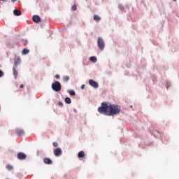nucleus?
Wrapping results in <instances>:
<instances>
[{
	"mask_svg": "<svg viewBox=\"0 0 179 179\" xmlns=\"http://www.w3.org/2000/svg\"><path fill=\"white\" fill-rule=\"evenodd\" d=\"M118 8L120 9V10H122V12L124 11V9H125V7H124L122 4H119Z\"/></svg>",
	"mask_w": 179,
	"mask_h": 179,
	"instance_id": "obj_22",
	"label": "nucleus"
},
{
	"mask_svg": "<svg viewBox=\"0 0 179 179\" xmlns=\"http://www.w3.org/2000/svg\"><path fill=\"white\" fill-rule=\"evenodd\" d=\"M20 62H22L20 57H17L15 56L14 59V68H17V66L20 65Z\"/></svg>",
	"mask_w": 179,
	"mask_h": 179,
	"instance_id": "obj_5",
	"label": "nucleus"
},
{
	"mask_svg": "<svg viewBox=\"0 0 179 179\" xmlns=\"http://www.w3.org/2000/svg\"><path fill=\"white\" fill-rule=\"evenodd\" d=\"M85 87H86V85H85V84H83V85H81V90H83Z\"/></svg>",
	"mask_w": 179,
	"mask_h": 179,
	"instance_id": "obj_29",
	"label": "nucleus"
},
{
	"mask_svg": "<svg viewBox=\"0 0 179 179\" xmlns=\"http://www.w3.org/2000/svg\"><path fill=\"white\" fill-rule=\"evenodd\" d=\"M173 1H174L176 2L177 0H173Z\"/></svg>",
	"mask_w": 179,
	"mask_h": 179,
	"instance_id": "obj_34",
	"label": "nucleus"
},
{
	"mask_svg": "<svg viewBox=\"0 0 179 179\" xmlns=\"http://www.w3.org/2000/svg\"><path fill=\"white\" fill-rule=\"evenodd\" d=\"M100 16L99 15H94V20H96V22H99L100 20Z\"/></svg>",
	"mask_w": 179,
	"mask_h": 179,
	"instance_id": "obj_21",
	"label": "nucleus"
},
{
	"mask_svg": "<svg viewBox=\"0 0 179 179\" xmlns=\"http://www.w3.org/2000/svg\"><path fill=\"white\" fill-rule=\"evenodd\" d=\"M13 74L15 79H16L17 78V71H16L15 67L13 68Z\"/></svg>",
	"mask_w": 179,
	"mask_h": 179,
	"instance_id": "obj_13",
	"label": "nucleus"
},
{
	"mask_svg": "<svg viewBox=\"0 0 179 179\" xmlns=\"http://www.w3.org/2000/svg\"><path fill=\"white\" fill-rule=\"evenodd\" d=\"M64 101L66 104H71V103H72V100L69 97H66Z\"/></svg>",
	"mask_w": 179,
	"mask_h": 179,
	"instance_id": "obj_16",
	"label": "nucleus"
},
{
	"mask_svg": "<svg viewBox=\"0 0 179 179\" xmlns=\"http://www.w3.org/2000/svg\"><path fill=\"white\" fill-rule=\"evenodd\" d=\"M16 132H17V135H24V130L22 129H17Z\"/></svg>",
	"mask_w": 179,
	"mask_h": 179,
	"instance_id": "obj_11",
	"label": "nucleus"
},
{
	"mask_svg": "<svg viewBox=\"0 0 179 179\" xmlns=\"http://www.w3.org/2000/svg\"><path fill=\"white\" fill-rule=\"evenodd\" d=\"M22 41L23 45H24L25 47L28 45L29 41L27 39H22Z\"/></svg>",
	"mask_w": 179,
	"mask_h": 179,
	"instance_id": "obj_18",
	"label": "nucleus"
},
{
	"mask_svg": "<svg viewBox=\"0 0 179 179\" xmlns=\"http://www.w3.org/2000/svg\"><path fill=\"white\" fill-rule=\"evenodd\" d=\"M52 89L54 92H61L62 89V85L59 81H55L52 83Z\"/></svg>",
	"mask_w": 179,
	"mask_h": 179,
	"instance_id": "obj_2",
	"label": "nucleus"
},
{
	"mask_svg": "<svg viewBox=\"0 0 179 179\" xmlns=\"http://www.w3.org/2000/svg\"><path fill=\"white\" fill-rule=\"evenodd\" d=\"M170 86H171V83L169 81H166V89H169L170 87Z\"/></svg>",
	"mask_w": 179,
	"mask_h": 179,
	"instance_id": "obj_23",
	"label": "nucleus"
},
{
	"mask_svg": "<svg viewBox=\"0 0 179 179\" xmlns=\"http://www.w3.org/2000/svg\"><path fill=\"white\" fill-rule=\"evenodd\" d=\"M43 163L45 164H51L52 163V160L50 158L45 157L43 159Z\"/></svg>",
	"mask_w": 179,
	"mask_h": 179,
	"instance_id": "obj_9",
	"label": "nucleus"
},
{
	"mask_svg": "<svg viewBox=\"0 0 179 179\" xmlns=\"http://www.w3.org/2000/svg\"><path fill=\"white\" fill-rule=\"evenodd\" d=\"M74 113H78V110L76 109H73Z\"/></svg>",
	"mask_w": 179,
	"mask_h": 179,
	"instance_id": "obj_32",
	"label": "nucleus"
},
{
	"mask_svg": "<svg viewBox=\"0 0 179 179\" xmlns=\"http://www.w3.org/2000/svg\"><path fill=\"white\" fill-rule=\"evenodd\" d=\"M72 10H76L78 9V7H76V5H73L71 8Z\"/></svg>",
	"mask_w": 179,
	"mask_h": 179,
	"instance_id": "obj_26",
	"label": "nucleus"
},
{
	"mask_svg": "<svg viewBox=\"0 0 179 179\" xmlns=\"http://www.w3.org/2000/svg\"><path fill=\"white\" fill-rule=\"evenodd\" d=\"M98 111L103 115L114 117V115L120 114L121 108H119L118 105L111 103L108 105L107 102H102L101 106L98 108Z\"/></svg>",
	"mask_w": 179,
	"mask_h": 179,
	"instance_id": "obj_1",
	"label": "nucleus"
},
{
	"mask_svg": "<svg viewBox=\"0 0 179 179\" xmlns=\"http://www.w3.org/2000/svg\"><path fill=\"white\" fill-rule=\"evenodd\" d=\"M89 85L94 87V89H99V83L93 79H90L88 81Z\"/></svg>",
	"mask_w": 179,
	"mask_h": 179,
	"instance_id": "obj_4",
	"label": "nucleus"
},
{
	"mask_svg": "<svg viewBox=\"0 0 179 179\" xmlns=\"http://www.w3.org/2000/svg\"><path fill=\"white\" fill-rule=\"evenodd\" d=\"M0 1H5V0H0Z\"/></svg>",
	"mask_w": 179,
	"mask_h": 179,
	"instance_id": "obj_36",
	"label": "nucleus"
},
{
	"mask_svg": "<svg viewBox=\"0 0 179 179\" xmlns=\"http://www.w3.org/2000/svg\"><path fill=\"white\" fill-rule=\"evenodd\" d=\"M53 146H54V148H58V143L54 142L53 143Z\"/></svg>",
	"mask_w": 179,
	"mask_h": 179,
	"instance_id": "obj_28",
	"label": "nucleus"
},
{
	"mask_svg": "<svg viewBox=\"0 0 179 179\" xmlns=\"http://www.w3.org/2000/svg\"><path fill=\"white\" fill-rule=\"evenodd\" d=\"M130 107H131V108H132V106H131Z\"/></svg>",
	"mask_w": 179,
	"mask_h": 179,
	"instance_id": "obj_35",
	"label": "nucleus"
},
{
	"mask_svg": "<svg viewBox=\"0 0 179 179\" xmlns=\"http://www.w3.org/2000/svg\"><path fill=\"white\" fill-rule=\"evenodd\" d=\"M32 20L34 23H40L41 22V17L37 15L32 16Z\"/></svg>",
	"mask_w": 179,
	"mask_h": 179,
	"instance_id": "obj_6",
	"label": "nucleus"
},
{
	"mask_svg": "<svg viewBox=\"0 0 179 179\" xmlns=\"http://www.w3.org/2000/svg\"><path fill=\"white\" fill-rule=\"evenodd\" d=\"M151 79L152 80V82H156V76H151Z\"/></svg>",
	"mask_w": 179,
	"mask_h": 179,
	"instance_id": "obj_24",
	"label": "nucleus"
},
{
	"mask_svg": "<svg viewBox=\"0 0 179 179\" xmlns=\"http://www.w3.org/2000/svg\"><path fill=\"white\" fill-rule=\"evenodd\" d=\"M78 157H79V159L85 157V152L80 151V152H78Z\"/></svg>",
	"mask_w": 179,
	"mask_h": 179,
	"instance_id": "obj_17",
	"label": "nucleus"
},
{
	"mask_svg": "<svg viewBox=\"0 0 179 179\" xmlns=\"http://www.w3.org/2000/svg\"><path fill=\"white\" fill-rule=\"evenodd\" d=\"M17 0H11L12 2H16Z\"/></svg>",
	"mask_w": 179,
	"mask_h": 179,
	"instance_id": "obj_33",
	"label": "nucleus"
},
{
	"mask_svg": "<svg viewBox=\"0 0 179 179\" xmlns=\"http://www.w3.org/2000/svg\"><path fill=\"white\" fill-rule=\"evenodd\" d=\"M58 105L60 106V107H63L64 103H62V101H58Z\"/></svg>",
	"mask_w": 179,
	"mask_h": 179,
	"instance_id": "obj_25",
	"label": "nucleus"
},
{
	"mask_svg": "<svg viewBox=\"0 0 179 179\" xmlns=\"http://www.w3.org/2000/svg\"><path fill=\"white\" fill-rule=\"evenodd\" d=\"M59 78H60L59 75L57 74V75L55 76L56 79H59Z\"/></svg>",
	"mask_w": 179,
	"mask_h": 179,
	"instance_id": "obj_30",
	"label": "nucleus"
},
{
	"mask_svg": "<svg viewBox=\"0 0 179 179\" xmlns=\"http://www.w3.org/2000/svg\"><path fill=\"white\" fill-rule=\"evenodd\" d=\"M6 167L7 170H8V171H10V170H13V166L12 165L8 164Z\"/></svg>",
	"mask_w": 179,
	"mask_h": 179,
	"instance_id": "obj_20",
	"label": "nucleus"
},
{
	"mask_svg": "<svg viewBox=\"0 0 179 179\" xmlns=\"http://www.w3.org/2000/svg\"><path fill=\"white\" fill-rule=\"evenodd\" d=\"M20 89H23V87H24V85L23 84H21V85H20Z\"/></svg>",
	"mask_w": 179,
	"mask_h": 179,
	"instance_id": "obj_31",
	"label": "nucleus"
},
{
	"mask_svg": "<svg viewBox=\"0 0 179 179\" xmlns=\"http://www.w3.org/2000/svg\"><path fill=\"white\" fill-rule=\"evenodd\" d=\"M97 45L101 51H103V50H104L105 44H104V41L103 40V38L101 37L98 38Z\"/></svg>",
	"mask_w": 179,
	"mask_h": 179,
	"instance_id": "obj_3",
	"label": "nucleus"
},
{
	"mask_svg": "<svg viewBox=\"0 0 179 179\" xmlns=\"http://www.w3.org/2000/svg\"><path fill=\"white\" fill-rule=\"evenodd\" d=\"M69 79H70V78H69V76H65L63 77L64 82H69Z\"/></svg>",
	"mask_w": 179,
	"mask_h": 179,
	"instance_id": "obj_19",
	"label": "nucleus"
},
{
	"mask_svg": "<svg viewBox=\"0 0 179 179\" xmlns=\"http://www.w3.org/2000/svg\"><path fill=\"white\" fill-rule=\"evenodd\" d=\"M54 155L56 157L61 156V155H62V150H61V148H56L54 150Z\"/></svg>",
	"mask_w": 179,
	"mask_h": 179,
	"instance_id": "obj_8",
	"label": "nucleus"
},
{
	"mask_svg": "<svg viewBox=\"0 0 179 179\" xmlns=\"http://www.w3.org/2000/svg\"><path fill=\"white\" fill-rule=\"evenodd\" d=\"M68 93H69L70 96H76V92H75V91L73 90H69Z\"/></svg>",
	"mask_w": 179,
	"mask_h": 179,
	"instance_id": "obj_15",
	"label": "nucleus"
},
{
	"mask_svg": "<svg viewBox=\"0 0 179 179\" xmlns=\"http://www.w3.org/2000/svg\"><path fill=\"white\" fill-rule=\"evenodd\" d=\"M29 52H30V50H29V49H27V48H24L22 50V55H27V54H29Z\"/></svg>",
	"mask_w": 179,
	"mask_h": 179,
	"instance_id": "obj_14",
	"label": "nucleus"
},
{
	"mask_svg": "<svg viewBox=\"0 0 179 179\" xmlns=\"http://www.w3.org/2000/svg\"><path fill=\"white\" fill-rule=\"evenodd\" d=\"M90 61H91V62H93L94 64H96V62H97V57H96L95 56L90 57Z\"/></svg>",
	"mask_w": 179,
	"mask_h": 179,
	"instance_id": "obj_12",
	"label": "nucleus"
},
{
	"mask_svg": "<svg viewBox=\"0 0 179 179\" xmlns=\"http://www.w3.org/2000/svg\"><path fill=\"white\" fill-rule=\"evenodd\" d=\"M17 159H19V160H25L26 157H27V156L26 155V154L23 153V152H19L17 155Z\"/></svg>",
	"mask_w": 179,
	"mask_h": 179,
	"instance_id": "obj_7",
	"label": "nucleus"
},
{
	"mask_svg": "<svg viewBox=\"0 0 179 179\" xmlns=\"http://www.w3.org/2000/svg\"><path fill=\"white\" fill-rule=\"evenodd\" d=\"M3 75H5L3 71H2V70H0V78H2L3 76Z\"/></svg>",
	"mask_w": 179,
	"mask_h": 179,
	"instance_id": "obj_27",
	"label": "nucleus"
},
{
	"mask_svg": "<svg viewBox=\"0 0 179 179\" xmlns=\"http://www.w3.org/2000/svg\"><path fill=\"white\" fill-rule=\"evenodd\" d=\"M13 15L15 16H22V11H20V10L18 9H15L13 10Z\"/></svg>",
	"mask_w": 179,
	"mask_h": 179,
	"instance_id": "obj_10",
	"label": "nucleus"
}]
</instances>
